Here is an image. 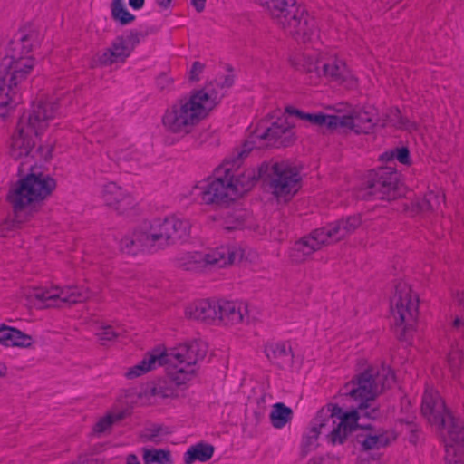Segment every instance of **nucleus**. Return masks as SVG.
I'll return each instance as SVG.
<instances>
[{"label":"nucleus","instance_id":"nucleus-1","mask_svg":"<svg viewBox=\"0 0 464 464\" xmlns=\"http://www.w3.org/2000/svg\"><path fill=\"white\" fill-rule=\"evenodd\" d=\"M393 382L392 370L382 366L378 372L368 369L347 382L343 387V394L351 397L358 408L350 411H343L341 407L334 404L322 408L303 436L302 453L306 455L315 450L320 436L332 445L343 444L348 435L357 428L361 417L376 419L378 409L374 405L375 398Z\"/></svg>","mask_w":464,"mask_h":464},{"label":"nucleus","instance_id":"nucleus-2","mask_svg":"<svg viewBox=\"0 0 464 464\" xmlns=\"http://www.w3.org/2000/svg\"><path fill=\"white\" fill-rule=\"evenodd\" d=\"M233 82L231 75H222L215 82L177 100L162 116L161 121L166 130L180 136L190 133L208 116L224 96L225 90L231 87Z\"/></svg>","mask_w":464,"mask_h":464},{"label":"nucleus","instance_id":"nucleus-3","mask_svg":"<svg viewBox=\"0 0 464 464\" xmlns=\"http://www.w3.org/2000/svg\"><path fill=\"white\" fill-rule=\"evenodd\" d=\"M206 355V347L198 342L180 344L171 349L159 345L146 353L137 364L125 372L128 379L138 378L159 366H166L170 378L179 385L190 380L197 362Z\"/></svg>","mask_w":464,"mask_h":464},{"label":"nucleus","instance_id":"nucleus-4","mask_svg":"<svg viewBox=\"0 0 464 464\" xmlns=\"http://www.w3.org/2000/svg\"><path fill=\"white\" fill-rule=\"evenodd\" d=\"M206 355V347L198 342L180 344L171 349L159 345L146 353L137 364L125 372L128 379L138 378L159 366H166L170 378L179 385L190 380L197 362Z\"/></svg>","mask_w":464,"mask_h":464},{"label":"nucleus","instance_id":"nucleus-5","mask_svg":"<svg viewBox=\"0 0 464 464\" xmlns=\"http://www.w3.org/2000/svg\"><path fill=\"white\" fill-rule=\"evenodd\" d=\"M206 355V347L198 342L180 344L171 349L159 345L146 353L137 364L125 372L128 379L138 378L159 366H166L170 378L179 385L190 380L197 362Z\"/></svg>","mask_w":464,"mask_h":464},{"label":"nucleus","instance_id":"nucleus-6","mask_svg":"<svg viewBox=\"0 0 464 464\" xmlns=\"http://www.w3.org/2000/svg\"><path fill=\"white\" fill-rule=\"evenodd\" d=\"M253 141H246L237 158L226 160L200 189L201 200L206 204L233 201L247 192L256 180L255 169H241L239 161L253 149Z\"/></svg>","mask_w":464,"mask_h":464},{"label":"nucleus","instance_id":"nucleus-7","mask_svg":"<svg viewBox=\"0 0 464 464\" xmlns=\"http://www.w3.org/2000/svg\"><path fill=\"white\" fill-rule=\"evenodd\" d=\"M190 231L188 219L170 216L156 218L150 223H144L130 236L121 240V249L135 255L140 251H154L176 244L186 238Z\"/></svg>","mask_w":464,"mask_h":464},{"label":"nucleus","instance_id":"nucleus-8","mask_svg":"<svg viewBox=\"0 0 464 464\" xmlns=\"http://www.w3.org/2000/svg\"><path fill=\"white\" fill-rule=\"evenodd\" d=\"M285 34L302 43L319 39L317 22L295 0H256Z\"/></svg>","mask_w":464,"mask_h":464},{"label":"nucleus","instance_id":"nucleus-9","mask_svg":"<svg viewBox=\"0 0 464 464\" xmlns=\"http://www.w3.org/2000/svg\"><path fill=\"white\" fill-rule=\"evenodd\" d=\"M35 66L33 55L8 52L0 56V118H7L20 102V83Z\"/></svg>","mask_w":464,"mask_h":464},{"label":"nucleus","instance_id":"nucleus-10","mask_svg":"<svg viewBox=\"0 0 464 464\" xmlns=\"http://www.w3.org/2000/svg\"><path fill=\"white\" fill-rule=\"evenodd\" d=\"M361 223L359 216H351L315 229L294 244L289 250V257L295 263H301L323 246L337 242L354 232Z\"/></svg>","mask_w":464,"mask_h":464},{"label":"nucleus","instance_id":"nucleus-11","mask_svg":"<svg viewBox=\"0 0 464 464\" xmlns=\"http://www.w3.org/2000/svg\"><path fill=\"white\" fill-rule=\"evenodd\" d=\"M291 63L297 71L316 79L341 82L350 76L346 63L334 51L306 52L293 58Z\"/></svg>","mask_w":464,"mask_h":464},{"label":"nucleus","instance_id":"nucleus-12","mask_svg":"<svg viewBox=\"0 0 464 464\" xmlns=\"http://www.w3.org/2000/svg\"><path fill=\"white\" fill-rule=\"evenodd\" d=\"M391 317L395 334L408 341L415 330L419 315V297L406 282H399L390 303Z\"/></svg>","mask_w":464,"mask_h":464},{"label":"nucleus","instance_id":"nucleus-13","mask_svg":"<svg viewBox=\"0 0 464 464\" xmlns=\"http://www.w3.org/2000/svg\"><path fill=\"white\" fill-rule=\"evenodd\" d=\"M31 172L21 178L10 189L8 200L15 212L48 198L56 188L49 174L30 167Z\"/></svg>","mask_w":464,"mask_h":464},{"label":"nucleus","instance_id":"nucleus-14","mask_svg":"<svg viewBox=\"0 0 464 464\" xmlns=\"http://www.w3.org/2000/svg\"><path fill=\"white\" fill-rule=\"evenodd\" d=\"M256 179L264 178L268 181L272 193L285 201L289 200L300 188V171L289 160L272 164L265 163L256 170Z\"/></svg>","mask_w":464,"mask_h":464},{"label":"nucleus","instance_id":"nucleus-15","mask_svg":"<svg viewBox=\"0 0 464 464\" xmlns=\"http://www.w3.org/2000/svg\"><path fill=\"white\" fill-rule=\"evenodd\" d=\"M421 413L427 420L437 428H442L447 431L445 438L452 440H464V426L456 420L445 406V402L432 387H426L421 403Z\"/></svg>","mask_w":464,"mask_h":464},{"label":"nucleus","instance_id":"nucleus-16","mask_svg":"<svg viewBox=\"0 0 464 464\" xmlns=\"http://www.w3.org/2000/svg\"><path fill=\"white\" fill-rule=\"evenodd\" d=\"M456 310L454 314L446 316L444 332L450 344L447 353V363L453 377H457L463 366L462 350L459 343H455L451 338L455 334L464 333V293H458L455 298Z\"/></svg>","mask_w":464,"mask_h":464},{"label":"nucleus","instance_id":"nucleus-17","mask_svg":"<svg viewBox=\"0 0 464 464\" xmlns=\"http://www.w3.org/2000/svg\"><path fill=\"white\" fill-rule=\"evenodd\" d=\"M61 106L60 100L55 96L41 98L33 102L30 111L24 113L18 122L34 132V136H40L62 114Z\"/></svg>","mask_w":464,"mask_h":464},{"label":"nucleus","instance_id":"nucleus-18","mask_svg":"<svg viewBox=\"0 0 464 464\" xmlns=\"http://www.w3.org/2000/svg\"><path fill=\"white\" fill-rule=\"evenodd\" d=\"M90 296L87 289L78 286L61 288L57 285L50 288H35L30 294L34 304L39 308L60 307L63 304H72L85 301Z\"/></svg>","mask_w":464,"mask_h":464},{"label":"nucleus","instance_id":"nucleus-19","mask_svg":"<svg viewBox=\"0 0 464 464\" xmlns=\"http://www.w3.org/2000/svg\"><path fill=\"white\" fill-rule=\"evenodd\" d=\"M147 34L131 31L130 34L116 37L111 45L98 52L93 59L94 65L109 66L122 63L130 55L137 44L145 38Z\"/></svg>","mask_w":464,"mask_h":464},{"label":"nucleus","instance_id":"nucleus-20","mask_svg":"<svg viewBox=\"0 0 464 464\" xmlns=\"http://www.w3.org/2000/svg\"><path fill=\"white\" fill-rule=\"evenodd\" d=\"M398 180V173L390 169H381L372 172L369 175L366 192L363 196L388 201L393 200L401 194Z\"/></svg>","mask_w":464,"mask_h":464},{"label":"nucleus","instance_id":"nucleus-21","mask_svg":"<svg viewBox=\"0 0 464 464\" xmlns=\"http://www.w3.org/2000/svg\"><path fill=\"white\" fill-rule=\"evenodd\" d=\"M337 128H344L356 133H369L377 122V114L374 108L353 110L349 115H336Z\"/></svg>","mask_w":464,"mask_h":464},{"label":"nucleus","instance_id":"nucleus-22","mask_svg":"<svg viewBox=\"0 0 464 464\" xmlns=\"http://www.w3.org/2000/svg\"><path fill=\"white\" fill-rule=\"evenodd\" d=\"M255 138L266 140L272 146H288L294 139V132L286 118L282 117L270 126L260 125L253 136Z\"/></svg>","mask_w":464,"mask_h":464},{"label":"nucleus","instance_id":"nucleus-23","mask_svg":"<svg viewBox=\"0 0 464 464\" xmlns=\"http://www.w3.org/2000/svg\"><path fill=\"white\" fill-rule=\"evenodd\" d=\"M36 137L34 132L18 122L11 139V157L16 160H23L22 164L31 162Z\"/></svg>","mask_w":464,"mask_h":464},{"label":"nucleus","instance_id":"nucleus-24","mask_svg":"<svg viewBox=\"0 0 464 464\" xmlns=\"http://www.w3.org/2000/svg\"><path fill=\"white\" fill-rule=\"evenodd\" d=\"M206 269L222 268L233 265L243 256V250L236 245H221L202 252Z\"/></svg>","mask_w":464,"mask_h":464},{"label":"nucleus","instance_id":"nucleus-25","mask_svg":"<svg viewBox=\"0 0 464 464\" xmlns=\"http://www.w3.org/2000/svg\"><path fill=\"white\" fill-rule=\"evenodd\" d=\"M218 318L224 324H237L248 321V304L238 301L217 302Z\"/></svg>","mask_w":464,"mask_h":464},{"label":"nucleus","instance_id":"nucleus-26","mask_svg":"<svg viewBox=\"0 0 464 464\" xmlns=\"http://www.w3.org/2000/svg\"><path fill=\"white\" fill-rule=\"evenodd\" d=\"M34 341L32 335L27 334L21 330L6 325L0 324V345L6 348H30Z\"/></svg>","mask_w":464,"mask_h":464},{"label":"nucleus","instance_id":"nucleus-27","mask_svg":"<svg viewBox=\"0 0 464 464\" xmlns=\"http://www.w3.org/2000/svg\"><path fill=\"white\" fill-rule=\"evenodd\" d=\"M185 315L193 320L208 323L215 322L218 318L217 302L198 300L188 304Z\"/></svg>","mask_w":464,"mask_h":464},{"label":"nucleus","instance_id":"nucleus-28","mask_svg":"<svg viewBox=\"0 0 464 464\" xmlns=\"http://www.w3.org/2000/svg\"><path fill=\"white\" fill-rule=\"evenodd\" d=\"M265 353L268 360L281 369L292 366L294 354L291 346L286 343H271L265 347Z\"/></svg>","mask_w":464,"mask_h":464},{"label":"nucleus","instance_id":"nucleus-29","mask_svg":"<svg viewBox=\"0 0 464 464\" xmlns=\"http://www.w3.org/2000/svg\"><path fill=\"white\" fill-rule=\"evenodd\" d=\"M42 41L41 34L34 29H23L19 39L14 43L9 52H18L21 55H33L31 53L39 46Z\"/></svg>","mask_w":464,"mask_h":464},{"label":"nucleus","instance_id":"nucleus-30","mask_svg":"<svg viewBox=\"0 0 464 464\" xmlns=\"http://www.w3.org/2000/svg\"><path fill=\"white\" fill-rule=\"evenodd\" d=\"M395 434L392 431H376L362 434L358 437V442L365 451L380 450L389 445L395 440Z\"/></svg>","mask_w":464,"mask_h":464},{"label":"nucleus","instance_id":"nucleus-31","mask_svg":"<svg viewBox=\"0 0 464 464\" xmlns=\"http://www.w3.org/2000/svg\"><path fill=\"white\" fill-rule=\"evenodd\" d=\"M101 196L107 205L117 208H121L123 203L126 206L132 204L130 197L114 182L104 183L102 187Z\"/></svg>","mask_w":464,"mask_h":464},{"label":"nucleus","instance_id":"nucleus-32","mask_svg":"<svg viewBox=\"0 0 464 464\" xmlns=\"http://www.w3.org/2000/svg\"><path fill=\"white\" fill-rule=\"evenodd\" d=\"M214 447L207 443H197L190 446L184 453L183 461L185 464H193L197 461L206 462L212 458Z\"/></svg>","mask_w":464,"mask_h":464},{"label":"nucleus","instance_id":"nucleus-33","mask_svg":"<svg viewBox=\"0 0 464 464\" xmlns=\"http://www.w3.org/2000/svg\"><path fill=\"white\" fill-rule=\"evenodd\" d=\"M179 266L192 272H201L206 269L202 252L194 251L180 254L177 258Z\"/></svg>","mask_w":464,"mask_h":464},{"label":"nucleus","instance_id":"nucleus-34","mask_svg":"<svg viewBox=\"0 0 464 464\" xmlns=\"http://www.w3.org/2000/svg\"><path fill=\"white\" fill-rule=\"evenodd\" d=\"M292 410L284 403H276L273 406L270 412V420L276 429H281L286 425L292 419Z\"/></svg>","mask_w":464,"mask_h":464},{"label":"nucleus","instance_id":"nucleus-35","mask_svg":"<svg viewBox=\"0 0 464 464\" xmlns=\"http://www.w3.org/2000/svg\"><path fill=\"white\" fill-rule=\"evenodd\" d=\"M295 113L302 120H305L314 125L326 127L327 129H336V121H339L336 115L312 114L299 111H296Z\"/></svg>","mask_w":464,"mask_h":464},{"label":"nucleus","instance_id":"nucleus-36","mask_svg":"<svg viewBox=\"0 0 464 464\" xmlns=\"http://www.w3.org/2000/svg\"><path fill=\"white\" fill-rule=\"evenodd\" d=\"M459 439L458 440H450L445 438V450H446V462L447 464H464L462 459L457 457L458 453L464 455V450L462 445L464 441L461 440V434H459Z\"/></svg>","mask_w":464,"mask_h":464},{"label":"nucleus","instance_id":"nucleus-37","mask_svg":"<svg viewBox=\"0 0 464 464\" xmlns=\"http://www.w3.org/2000/svg\"><path fill=\"white\" fill-rule=\"evenodd\" d=\"M445 202V196L440 191L428 192L423 199L419 203L421 211H436L440 208Z\"/></svg>","mask_w":464,"mask_h":464},{"label":"nucleus","instance_id":"nucleus-38","mask_svg":"<svg viewBox=\"0 0 464 464\" xmlns=\"http://www.w3.org/2000/svg\"><path fill=\"white\" fill-rule=\"evenodd\" d=\"M251 227V218L246 213L238 212L227 216L224 220V228L231 231Z\"/></svg>","mask_w":464,"mask_h":464},{"label":"nucleus","instance_id":"nucleus-39","mask_svg":"<svg viewBox=\"0 0 464 464\" xmlns=\"http://www.w3.org/2000/svg\"><path fill=\"white\" fill-rule=\"evenodd\" d=\"M122 333L123 329L121 326L114 327L112 325L102 324L97 328L95 334L102 344H105L107 342L116 339Z\"/></svg>","mask_w":464,"mask_h":464},{"label":"nucleus","instance_id":"nucleus-40","mask_svg":"<svg viewBox=\"0 0 464 464\" xmlns=\"http://www.w3.org/2000/svg\"><path fill=\"white\" fill-rule=\"evenodd\" d=\"M143 459L145 464H171L169 452L162 450H147Z\"/></svg>","mask_w":464,"mask_h":464},{"label":"nucleus","instance_id":"nucleus-41","mask_svg":"<svg viewBox=\"0 0 464 464\" xmlns=\"http://www.w3.org/2000/svg\"><path fill=\"white\" fill-rule=\"evenodd\" d=\"M112 18L118 21L121 24H128L134 21L135 16L131 14L125 7V5L112 8Z\"/></svg>","mask_w":464,"mask_h":464},{"label":"nucleus","instance_id":"nucleus-42","mask_svg":"<svg viewBox=\"0 0 464 464\" xmlns=\"http://www.w3.org/2000/svg\"><path fill=\"white\" fill-rule=\"evenodd\" d=\"M120 417H116L112 414H108L106 415L105 417L102 418L94 426L93 428V431L97 434H101V433H103V432H106L108 430H110V428L111 427V425L113 424V422L116 420H119Z\"/></svg>","mask_w":464,"mask_h":464},{"label":"nucleus","instance_id":"nucleus-43","mask_svg":"<svg viewBox=\"0 0 464 464\" xmlns=\"http://www.w3.org/2000/svg\"><path fill=\"white\" fill-rule=\"evenodd\" d=\"M203 63L199 62H194L188 72L189 80L198 81L199 79V74L203 72Z\"/></svg>","mask_w":464,"mask_h":464},{"label":"nucleus","instance_id":"nucleus-44","mask_svg":"<svg viewBox=\"0 0 464 464\" xmlns=\"http://www.w3.org/2000/svg\"><path fill=\"white\" fill-rule=\"evenodd\" d=\"M172 83V78L167 73L160 74L157 79V85L161 89H168Z\"/></svg>","mask_w":464,"mask_h":464},{"label":"nucleus","instance_id":"nucleus-45","mask_svg":"<svg viewBox=\"0 0 464 464\" xmlns=\"http://www.w3.org/2000/svg\"><path fill=\"white\" fill-rule=\"evenodd\" d=\"M395 158L402 164H407L410 160L409 150L407 148L397 149Z\"/></svg>","mask_w":464,"mask_h":464},{"label":"nucleus","instance_id":"nucleus-46","mask_svg":"<svg viewBox=\"0 0 464 464\" xmlns=\"http://www.w3.org/2000/svg\"><path fill=\"white\" fill-rule=\"evenodd\" d=\"M308 464H334V460L328 457H314L309 460Z\"/></svg>","mask_w":464,"mask_h":464},{"label":"nucleus","instance_id":"nucleus-47","mask_svg":"<svg viewBox=\"0 0 464 464\" xmlns=\"http://www.w3.org/2000/svg\"><path fill=\"white\" fill-rule=\"evenodd\" d=\"M207 0H190L192 6L200 13L205 9Z\"/></svg>","mask_w":464,"mask_h":464},{"label":"nucleus","instance_id":"nucleus-48","mask_svg":"<svg viewBox=\"0 0 464 464\" xmlns=\"http://www.w3.org/2000/svg\"><path fill=\"white\" fill-rule=\"evenodd\" d=\"M115 158L117 160H130L131 159L130 152L128 151H120L115 152Z\"/></svg>","mask_w":464,"mask_h":464},{"label":"nucleus","instance_id":"nucleus-49","mask_svg":"<svg viewBox=\"0 0 464 464\" xmlns=\"http://www.w3.org/2000/svg\"><path fill=\"white\" fill-rule=\"evenodd\" d=\"M145 0H129V5L131 8L139 10L143 7Z\"/></svg>","mask_w":464,"mask_h":464},{"label":"nucleus","instance_id":"nucleus-50","mask_svg":"<svg viewBox=\"0 0 464 464\" xmlns=\"http://www.w3.org/2000/svg\"><path fill=\"white\" fill-rule=\"evenodd\" d=\"M126 464H141V463L140 462V460L138 459V458L135 455L130 454L127 457Z\"/></svg>","mask_w":464,"mask_h":464},{"label":"nucleus","instance_id":"nucleus-51","mask_svg":"<svg viewBox=\"0 0 464 464\" xmlns=\"http://www.w3.org/2000/svg\"><path fill=\"white\" fill-rule=\"evenodd\" d=\"M172 0H157L159 5L161 7L167 8Z\"/></svg>","mask_w":464,"mask_h":464},{"label":"nucleus","instance_id":"nucleus-52","mask_svg":"<svg viewBox=\"0 0 464 464\" xmlns=\"http://www.w3.org/2000/svg\"><path fill=\"white\" fill-rule=\"evenodd\" d=\"M124 5L123 0H112L111 9Z\"/></svg>","mask_w":464,"mask_h":464},{"label":"nucleus","instance_id":"nucleus-53","mask_svg":"<svg viewBox=\"0 0 464 464\" xmlns=\"http://www.w3.org/2000/svg\"><path fill=\"white\" fill-rule=\"evenodd\" d=\"M398 124H399L400 128H407V129L409 128L407 122H404L402 120H401Z\"/></svg>","mask_w":464,"mask_h":464},{"label":"nucleus","instance_id":"nucleus-54","mask_svg":"<svg viewBox=\"0 0 464 464\" xmlns=\"http://www.w3.org/2000/svg\"><path fill=\"white\" fill-rule=\"evenodd\" d=\"M5 367L0 362V377L5 373Z\"/></svg>","mask_w":464,"mask_h":464},{"label":"nucleus","instance_id":"nucleus-55","mask_svg":"<svg viewBox=\"0 0 464 464\" xmlns=\"http://www.w3.org/2000/svg\"><path fill=\"white\" fill-rule=\"evenodd\" d=\"M462 440L464 441V439H463ZM462 448H463V450H464V444L462 445Z\"/></svg>","mask_w":464,"mask_h":464}]
</instances>
